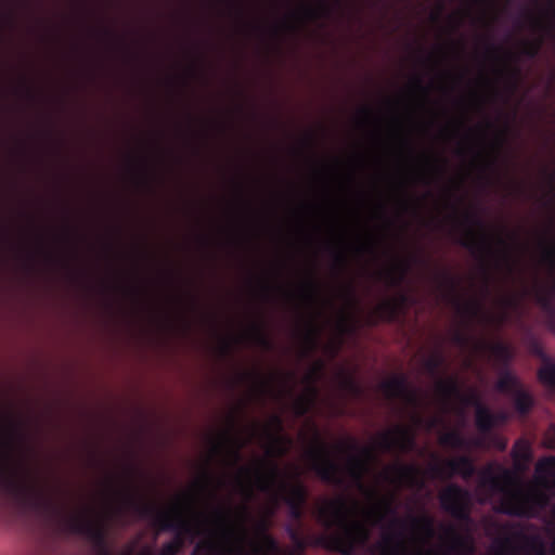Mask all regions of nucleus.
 <instances>
[{
    "label": "nucleus",
    "instance_id": "obj_55",
    "mask_svg": "<svg viewBox=\"0 0 555 555\" xmlns=\"http://www.w3.org/2000/svg\"><path fill=\"white\" fill-rule=\"evenodd\" d=\"M532 351L537 354V356H542L543 351H542V347L540 346V344L538 341H533L532 343Z\"/></svg>",
    "mask_w": 555,
    "mask_h": 555
},
{
    "label": "nucleus",
    "instance_id": "obj_5",
    "mask_svg": "<svg viewBox=\"0 0 555 555\" xmlns=\"http://www.w3.org/2000/svg\"><path fill=\"white\" fill-rule=\"evenodd\" d=\"M117 494L124 508L134 512L141 518L153 519L159 531L173 532L170 541L181 551L188 539L192 541L199 533L197 528L188 521L178 508L163 511L155 504L145 502L132 482H129Z\"/></svg>",
    "mask_w": 555,
    "mask_h": 555
},
{
    "label": "nucleus",
    "instance_id": "obj_39",
    "mask_svg": "<svg viewBox=\"0 0 555 555\" xmlns=\"http://www.w3.org/2000/svg\"><path fill=\"white\" fill-rule=\"evenodd\" d=\"M459 399L467 404V405H472L475 408V410L478 409V406L480 405H485L482 402H481V399L479 397V395L475 391V390H470L468 393L464 395L462 391H461V396L459 397Z\"/></svg>",
    "mask_w": 555,
    "mask_h": 555
},
{
    "label": "nucleus",
    "instance_id": "obj_48",
    "mask_svg": "<svg viewBox=\"0 0 555 555\" xmlns=\"http://www.w3.org/2000/svg\"><path fill=\"white\" fill-rule=\"evenodd\" d=\"M357 251L359 254H373L375 251V246L373 243L361 244L357 247Z\"/></svg>",
    "mask_w": 555,
    "mask_h": 555
},
{
    "label": "nucleus",
    "instance_id": "obj_20",
    "mask_svg": "<svg viewBox=\"0 0 555 555\" xmlns=\"http://www.w3.org/2000/svg\"><path fill=\"white\" fill-rule=\"evenodd\" d=\"M522 387L519 378L508 370H504L495 384V389L504 395L512 396Z\"/></svg>",
    "mask_w": 555,
    "mask_h": 555
},
{
    "label": "nucleus",
    "instance_id": "obj_49",
    "mask_svg": "<svg viewBox=\"0 0 555 555\" xmlns=\"http://www.w3.org/2000/svg\"><path fill=\"white\" fill-rule=\"evenodd\" d=\"M508 420V415L507 413L505 412H496V413H493V424H494V427L499 424H504L506 423Z\"/></svg>",
    "mask_w": 555,
    "mask_h": 555
},
{
    "label": "nucleus",
    "instance_id": "obj_50",
    "mask_svg": "<svg viewBox=\"0 0 555 555\" xmlns=\"http://www.w3.org/2000/svg\"><path fill=\"white\" fill-rule=\"evenodd\" d=\"M435 162L438 163V165L435 167V170L438 175H442L444 172V168L447 165V159L444 158H435Z\"/></svg>",
    "mask_w": 555,
    "mask_h": 555
},
{
    "label": "nucleus",
    "instance_id": "obj_41",
    "mask_svg": "<svg viewBox=\"0 0 555 555\" xmlns=\"http://www.w3.org/2000/svg\"><path fill=\"white\" fill-rule=\"evenodd\" d=\"M511 550H512L511 538H504V539L498 540L493 547L495 555H509Z\"/></svg>",
    "mask_w": 555,
    "mask_h": 555
},
{
    "label": "nucleus",
    "instance_id": "obj_59",
    "mask_svg": "<svg viewBox=\"0 0 555 555\" xmlns=\"http://www.w3.org/2000/svg\"><path fill=\"white\" fill-rule=\"evenodd\" d=\"M485 275H486L485 291H486V293H488L489 292V273L487 270H485Z\"/></svg>",
    "mask_w": 555,
    "mask_h": 555
},
{
    "label": "nucleus",
    "instance_id": "obj_62",
    "mask_svg": "<svg viewBox=\"0 0 555 555\" xmlns=\"http://www.w3.org/2000/svg\"><path fill=\"white\" fill-rule=\"evenodd\" d=\"M352 506H353L354 508H357V509H359V508H360V504H359V502H358V501H356V500H353V501H352Z\"/></svg>",
    "mask_w": 555,
    "mask_h": 555
},
{
    "label": "nucleus",
    "instance_id": "obj_28",
    "mask_svg": "<svg viewBox=\"0 0 555 555\" xmlns=\"http://www.w3.org/2000/svg\"><path fill=\"white\" fill-rule=\"evenodd\" d=\"M250 338L255 345L264 349L271 350L273 348V343L266 334L263 327L259 324H253L250 330Z\"/></svg>",
    "mask_w": 555,
    "mask_h": 555
},
{
    "label": "nucleus",
    "instance_id": "obj_31",
    "mask_svg": "<svg viewBox=\"0 0 555 555\" xmlns=\"http://www.w3.org/2000/svg\"><path fill=\"white\" fill-rule=\"evenodd\" d=\"M410 262L401 261L398 263L395 270L389 271L387 273L389 285L399 286L404 281L405 275L410 270Z\"/></svg>",
    "mask_w": 555,
    "mask_h": 555
},
{
    "label": "nucleus",
    "instance_id": "obj_19",
    "mask_svg": "<svg viewBox=\"0 0 555 555\" xmlns=\"http://www.w3.org/2000/svg\"><path fill=\"white\" fill-rule=\"evenodd\" d=\"M409 296L404 293H400L397 298L388 299L383 301L377 310L384 320L392 321L397 318L400 309L406 305Z\"/></svg>",
    "mask_w": 555,
    "mask_h": 555
},
{
    "label": "nucleus",
    "instance_id": "obj_30",
    "mask_svg": "<svg viewBox=\"0 0 555 555\" xmlns=\"http://www.w3.org/2000/svg\"><path fill=\"white\" fill-rule=\"evenodd\" d=\"M512 457L516 463L528 462L531 459V446L525 439H518L513 449Z\"/></svg>",
    "mask_w": 555,
    "mask_h": 555
},
{
    "label": "nucleus",
    "instance_id": "obj_1",
    "mask_svg": "<svg viewBox=\"0 0 555 555\" xmlns=\"http://www.w3.org/2000/svg\"><path fill=\"white\" fill-rule=\"evenodd\" d=\"M317 520L323 531L312 534L308 543L326 551L351 554L365 551L371 555H401L406 550V532L422 542L436 538L435 518L423 511L420 515L400 517L393 496L361 508V518L350 517L347 500L337 498L321 506ZM287 534L299 547L307 542L298 528L288 526Z\"/></svg>",
    "mask_w": 555,
    "mask_h": 555
},
{
    "label": "nucleus",
    "instance_id": "obj_40",
    "mask_svg": "<svg viewBox=\"0 0 555 555\" xmlns=\"http://www.w3.org/2000/svg\"><path fill=\"white\" fill-rule=\"evenodd\" d=\"M302 13L307 18H317L324 13H328V7L325 3H321L320 8L305 5L302 7Z\"/></svg>",
    "mask_w": 555,
    "mask_h": 555
},
{
    "label": "nucleus",
    "instance_id": "obj_4",
    "mask_svg": "<svg viewBox=\"0 0 555 555\" xmlns=\"http://www.w3.org/2000/svg\"><path fill=\"white\" fill-rule=\"evenodd\" d=\"M242 474H254L257 487L260 491L271 494L276 501L284 502L288 507L291 518L300 521L304 517L305 505L308 500V489L299 479L300 473L294 468L288 478L275 463H269L263 472L257 467L255 469L242 467Z\"/></svg>",
    "mask_w": 555,
    "mask_h": 555
},
{
    "label": "nucleus",
    "instance_id": "obj_60",
    "mask_svg": "<svg viewBox=\"0 0 555 555\" xmlns=\"http://www.w3.org/2000/svg\"><path fill=\"white\" fill-rule=\"evenodd\" d=\"M273 422H274L279 427H281V426H282V421H281L280 416H278V415L273 416Z\"/></svg>",
    "mask_w": 555,
    "mask_h": 555
},
{
    "label": "nucleus",
    "instance_id": "obj_43",
    "mask_svg": "<svg viewBox=\"0 0 555 555\" xmlns=\"http://www.w3.org/2000/svg\"><path fill=\"white\" fill-rule=\"evenodd\" d=\"M181 553V550L173 544L171 541H168L163 544L159 555H178Z\"/></svg>",
    "mask_w": 555,
    "mask_h": 555
},
{
    "label": "nucleus",
    "instance_id": "obj_17",
    "mask_svg": "<svg viewBox=\"0 0 555 555\" xmlns=\"http://www.w3.org/2000/svg\"><path fill=\"white\" fill-rule=\"evenodd\" d=\"M382 390L388 399L402 398L411 404H416V395L410 390L406 378L403 375H397L382 383Z\"/></svg>",
    "mask_w": 555,
    "mask_h": 555
},
{
    "label": "nucleus",
    "instance_id": "obj_54",
    "mask_svg": "<svg viewBox=\"0 0 555 555\" xmlns=\"http://www.w3.org/2000/svg\"><path fill=\"white\" fill-rule=\"evenodd\" d=\"M504 143H505V135H504V133H500L496 137V143H495L496 150H500Z\"/></svg>",
    "mask_w": 555,
    "mask_h": 555
},
{
    "label": "nucleus",
    "instance_id": "obj_29",
    "mask_svg": "<svg viewBox=\"0 0 555 555\" xmlns=\"http://www.w3.org/2000/svg\"><path fill=\"white\" fill-rule=\"evenodd\" d=\"M444 365L446 357L441 351L433 353L424 361L425 370L433 376H438Z\"/></svg>",
    "mask_w": 555,
    "mask_h": 555
},
{
    "label": "nucleus",
    "instance_id": "obj_3",
    "mask_svg": "<svg viewBox=\"0 0 555 555\" xmlns=\"http://www.w3.org/2000/svg\"><path fill=\"white\" fill-rule=\"evenodd\" d=\"M0 489L26 504L59 517L70 532L86 535L99 550L100 555H109L106 529L103 525L94 524L83 515L69 513L65 502L56 499L37 482H28L21 478L11 465L10 452L1 449Z\"/></svg>",
    "mask_w": 555,
    "mask_h": 555
},
{
    "label": "nucleus",
    "instance_id": "obj_12",
    "mask_svg": "<svg viewBox=\"0 0 555 555\" xmlns=\"http://www.w3.org/2000/svg\"><path fill=\"white\" fill-rule=\"evenodd\" d=\"M377 447L384 452L408 453L415 447V436L409 427L397 425L378 435Z\"/></svg>",
    "mask_w": 555,
    "mask_h": 555
},
{
    "label": "nucleus",
    "instance_id": "obj_35",
    "mask_svg": "<svg viewBox=\"0 0 555 555\" xmlns=\"http://www.w3.org/2000/svg\"><path fill=\"white\" fill-rule=\"evenodd\" d=\"M340 388L352 396H360L362 389L358 382L351 376L344 374L339 382Z\"/></svg>",
    "mask_w": 555,
    "mask_h": 555
},
{
    "label": "nucleus",
    "instance_id": "obj_14",
    "mask_svg": "<svg viewBox=\"0 0 555 555\" xmlns=\"http://www.w3.org/2000/svg\"><path fill=\"white\" fill-rule=\"evenodd\" d=\"M430 472L436 477L451 478L460 475L464 480H468L476 474V466L470 456L460 455L444 461L442 465H433Z\"/></svg>",
    "mask_w": 555,
    "mask_h": 555
},
{
    "label": "nucleus",
    "instance_id": "obj_6",
    "mask_svg": "<svg viewBox=\"0 0 555 555\" xmlns=\"http://www.w3.org/2000/svg\"><path fill=\"white\" fill-rule=\"evenodd\" d=\"M340 450L348 451L346 472L350 479V483L363 492L369 499L378 496L375 489H369L364 485V476L369 472L371 464L377 461L375 448L371 446L361 447L357 439L347 437L344 441L339 442Z\"/></svg>",
    "mask_w": 555,
    "mask_h": 555
},
{
    "label": "nucleus",
    "instance_id": "obj_32",
    "mask_svg": "<svg viewBox=\"0 0 555 555\" xmlns=\"http://www.w3.org/2000/svg\"><path fill=\"white\" fill-rule=\"evenodd\" d=\"M538 377L545 386L555 388V363L545 361L538 371Z\"/></svg>",
    "mask_w": 555,
    "mask_h": 555
},
{
    "label": "nucleus",
    "instance_id": "obj_57",
    "mask_svg": "<svg viewBox=\"0 0 555 555\" xmlns=\"http://www.w3.org/2000/svg\"><path fill=\"white\" fill-rule=\"evenodd\" d=\"M346 293H347V297H348L350 300L354 301V289H353V287H352L351 285H349V286L347 287V292H346Z\"/></svg>",
    "mask_w": 555,
    "mask_h": 555
},
{
    "label": "nucleus",
    "instance_id": "obj_10",
    "mask_svg": "<svg viewBox=\"0 0 555 555\" xmlns=\"http://www.w3.org/2000/svg\"><path fill=\"white\" fill-rule=\"evenodd\" d=\"M548 499L543 492H538L530 498L518 491H508L500 501L499 511L508 516L529 517L532 515V505L546 506Z\"/></svg>",
    "mask_w": 555,
    "mask_h": 555
},
{
    "label": "nucleus",
    "instance_id": "obj_42",
    "mask_svg": "<svg viewBox=\"0 0 555 555\" xmlns=\"http://www.w3.org/2000/svg\"><path fill=\"white\" fill-rule=\"evenodd\" d=\"M543 244V259L550 263L555 262V238H553L550 243L545 241Z\"/></svg>",
    "mask_w": 555,
    "mask_h": 555
},
{
    "label": "nucleus",
    "instance_id": "obj_34",
    "mask_svg": "<svg viewBox=\"0 0 555 555\" xmlns=\"http://www.w3.org/2000/svg\"><path fill=\"white\" fill-rule=\"evenodd\" d=\"M319 336H320V330L314 324V322L312 320H310L308 322L306 331L304 333V340H305L306 345L308 346L309 350H313L317 347Z\"/></svg>",
    "mask_w": 555,
    "mask_h": 555
},
{
    "label": "nucleus",
    "instance_id": "obj_18",
    "mask_svg": "<svg viewBox=\"0 0 555 555\" xmlns=\"http://www.w3.org/2000/svg\"><path fill=\"white\" fill-rule=\"evenodd\" d=\"M322 369H323V364L322 363H319L315 366L313 372L308 376L309 384H310L309 388H308L309 393L305 395V396L298 397L296 399V401L294 402V410H295V413L298 416H304V415H306L310 411V408L313 404L314 399H315V397L318 395V389L315 388L313 383H314L317 376L322 371Z\"/></svg>",
    "mask_w": 555,
    "mask_h": 555
},
{
    "label": "nucleus",
    "instance_id": "obj_64",
    "mask_svg": "<svg viewBox=\"0 0 555 555\" xmlns=\"http://www.w3.org/2000/svg\"><path fill=\"white\" fill-rule=\"evenodd\" d=\"M431 18H433L434 21H437V20L439 18V13H434V14H431Z\"/></svg>",
    "mask_w": 555,
    "mask_h": 555
},
{
    "label": "nucleus",
    "instance_id": "obj_23",
    "mask_svg": "<svg viewBox=\"0 0 555 555\" xmlns=\"http://www.w3.org/2000/svg\"><path fill=\"white\" fill-rule=\"evenodd\" d=\"M216 482L218 487H220L223 483L221 479L215 478V476L209 470H205L202 477L197 480L196 487L202 492H207L210 498L217 499L218 491L217 487H215Z\"/></svg>",
    "mask_w": 555,
    "mask_h": 555
},
{
    "label": "nucleus",
    "instance_id": "obj_33",
    "mask_svg": "<svg viewBox=\"0 0 555 555\" xmlns=\"http://www.w3.org/2000/svg\"><path fill=\"white\" fill-rule=\"evenodd\" d=\"M486 347L504 364H507L512 360V353L507 345L504 343L485 344Z\"/></svg>",
    "mask_w": 555,
    "mask_h": 555
},
{
    "label": "nucleus",
    "instance_id": "obj_27",
    "mask_svg": "<svg viewBox=\"0 0 555 555\" xmlns=\"http://www.w3.org/2000/svg\"><path fill=\"white\" fill-rule=\"evenodd\" d=\"M250 338L255 345L264 349L271 350L273 348V343L266 334L263 327L259 324H253L250 330Z\"/></svg>",
    "mask_w": 555,
    "mask_h": 555
},
{
    "label": "nucleus",
    "instance_id": "obj_53",
    "mask_svg": "<svg viewBox=\"0 0 555 555\" xmlns=\"http://www.w3.org/2000/svg\"><path fill=\"white\" fill-rule=\"evenodd\" d=\"M240 448H241V444L232 448L230 451L235 463L241 460Z\"/></svg>",
    "mask_w": 555,
    "mask_h": 555
},
{
    "label": "nucleus",
    "instance_id": "obj_13",
    "mask_svg": "<svg viewBox=\"0 0 555 555\" xmlns=\"http://www.w3.org/2000/svg\"><path fill=\"white\" fill-rule=\"evenodd\" d=\"M441 531L439 539L448 555H475V543L469 533H460L453 525H441Z\"/></svg>",
    "mask_w": 555,
    "mask_h": 555
},
{
    "label": "nucleus",
    "instance_id": "obj_7",
    "mask_svg": "<svg viewBox=\"0 0 555 555\" xmlns=\"http://www.w3.org/2000/svg\"><path fill=\"white\" fill-rule=\"evenodd\" d=\"M314 448L310 449L308 455L311 460V469L324 483L336 488L346 489L348 482L341 474L340 465L331 457L326 443L320 434L314 435Z\"/></svg>",
    "mask_w": 555,
    "mask_h": 555
},
{
    "label": "nucleus",
    "instance_id": "obj_63",
    "mask_svg": "<svg viewBox=\"0 0 555 555\" xmlns=\"http://www.w3.org/2000/svg\"><path fill=\"white\" fill-rule=\"evenodd\" d=\"M245 490H246L245 492H246V496H247V499H250V498H251V495H253L251 490H250V489H245Z\"/></svg>",
    "mask_w": 555,
    "mask_h": 555
},
{
    "label": "nucleus",
    "instance_id": "obj_9",
    "mask_svg": "<svg viewBox=\"0 0 555 555\" xmlns=\"http://www.w3.org/2000/svg\"><path fill=\"white\" fill-rule=\"evenodd\" d=\"M439 501L442 509L454 519L465 524L472 521V494L467 489L451 483L440 492Z\"/></svg>",
    "mask_w": 555,
    "mask_h": 555
},
{
    "label": "nucleus",
    "instance_id": "obj_22",
    "mask_svg": "<svg viewBox=\"0 0 555 555\" xmlns=\"http://www.w3.org/2000/svg\"><path fill=\"white\" fill-rule=\"evenodd\" d=\"M475 423L481 434H488L494 428L493 412L486 405L475 410Z\"/></svg>",
    "mask_w": 555,
    "mask_h": 555
},
{
    "label": "nucleus",
    "instance_id": "obj_11",
    "mask_svg": "<svg viewBox=\"0 0 555 555\" xmlns=\"http://www.w3.org/2000/svg\"><path fill=\"white\" fill-rule=\"evenodd\" d=\"M437 281L439 287L446 291L449 296L453 297L456 309L461 314L469 319H480L482 321H488L489 315L485 311L483 305L480 300L474 299L465 304H462L460 299L455 296L460 286V281L450 272H439L437 274Z\"/></svg>",
    "mask_w": 555,
    "mask_h": 555
},
{
    "label": "nucleus",
    "instance_id": "obj_24",
    "mask_svg": "<svg viewBox=\"0 0 555 555\" xmlns=\"http://www.w3.org/2000/svg\"><path fill=\"white\" fill-rule=\"evenodd\" d=\"M437 390L444 398H457L461 396V385L456 377H449L439 379L437 383Z\"/></svg>",
    "mask_w": 555,
    "mask_h": 555
},
{
    "label": "nucleus",
    "instance_id": "obj_26",
    "mask_svg": "<svg viewBox=\"0 0 555 555\" xmlns=\"http://www.w3.org/2000/svg\"><path fill=\"white\" fill-rule=\"evenodd\" d=\"M537 304L541 307V309L547 314L550 326L555 328V306L548 294L544 291H539L535 294Z\"/></svg>",
    "mask_w": 555,
    "mask_h": 555
},
{
    "label": "nucleus",
    "instance_id": "obj_47",
    "mask_svg": "<svg viewBox=\"0 0 555 555\" xmlns=\"http://www.w3.org/2000/svg\"><path fill=\"white\" fill-rule=\"evenodd\" d=\"M452 341L457 346H465L468 343V337L464 333L457 331L453 334Z\"/></svg>",
    "mask_w": 555,
    "mask_h": 555
},
{
    "label": "nucleus",
    "instance_id": "obj_52",
    "mask_svg": "<svg viewBox=\"0 0 555 555\" xmlns=\"http://www.w3.org/2000/svg\"><path fill=\"white\" fill-rule=\"evenodd\" d=\"M413 85L416 89L421 90L424 94H427V89L424 87L423 81L420 77L413 80Z\"/></svg>",
    "mask_w": 555,
    "mask_h": 555
},
{
    "label": "nucleus",
    "instance_id": "obj_37",
    "mask_svg": "<svg viewBox=\"0 0 555 555\" xmlns=\"http://www.w3.org/2000/svg\"><path fill=\"white\" fill-rule=\"evenodd\" d=\"M319 293V285L313 278H309L305 283L304 287V297L310 302L313 304L317 300Z\"/></svg>",
    "mask_w": 555,
    "mask_h": 555
},
{
    "label": "nucleus",
    "instance_id": "obj_2",
    "mask_svg": "<svg viewBox=\"0 0 555 555\" xmlns=\"http://www.w3.org/2000/svg\"><path fill=\"white\" fill-rule=\"evenodd\" d=\"M272 512L253 517L247 504L235 508L217 506L214 524L221 530V539L206 538L197 542L191 555H281L276 539L270 532Z\"/></svg>",
    "mask_w": 555,
    "mask_h": 555
},
{
    "label": "nucleus",
    "instance_id": "obj_61",
    "mask_svg": "<svg viewBox=\"0 0 555 555\" xmlns=\"http://www.w3.org/2000/svg\"><path fill=\"white\" fill-rule=\"evenodd\" d=\"M340 326H341V328H343L344 331L346 330V327H347V321H346V319H343V320H341Z\"/></svg>",
    "mask_w": 555,
    "mask_h": 555
},
{
    "label": "nucleus",
    "instance_id": "obj_15",
    "mask_svg": "<svg viewBox=\"0 0 555 555\" xmlns=\"http://www.w3.org/2000/svg\"><path fill=\"white\" fill-rule=\"evenodd\" d=\"M383 477L385 480L397 485L409 487L423 486L422 472L415 464H395L386 468Z\"/></svg>",
    "mask_w": 555,
    "mask_h": 555
},
{
    "label": "nucleus",
    "instance_id": "obj_56",
    "mask_svg": "<svg viewBox=\"0 0 555 555\" xmlns=\"http://www.w3.org/2000/svg\"><path fill=\"white\" fill-rule=\"evenodd\" d=\"M500 51V48L493 46L492 43H489L488 44V52L491 54V55H496L498 52Z\"/></svg>",
    "mask_w": 555,
    "mask_h": 555
},
{
    "label": "nucleus",
    "instance_id": "obj_44",
    "mask_svg": "<svg viewBox=\"0 0 555 555\" xmlns=\"http://www.w3.org/2000/svg\"><path fill=\"white\" fill-rule=\"evenodd\" d=\"M233 442V439L231 438V436L227 433L223 435L221 441L219 442H216L212 447V451L215 454H219L221 453V451L225 448V446L230 444Z\"/></svg>",
    "mask_w": 555,
    "mask_h": 555
},
{
    "label": "nucleus",
    "instance_id": "obj_38",
    "mask_svg": "<svg viewBox=\"0 0 555 555\" xmlns=\"http://www.w3.org/2000/svg\"><path fill=\"white\" fill-rule=\"evenodd\" d=\"M542 46V41H526L522 44L521 53L528 59H534L538 56L540 49Z\"/></svg>",
    "mask_w": 555,
    "mask_h": 555
},
{
    "label": "nucleus",
    "instance_id": "obj_45",
    "mask_svg": "<svg viewBox=\"0 0 555 555\" xmlns=\"http://www.w3.org/2000/svg\"><path fill=\"white\" fill-rule=\"evenodd\" d=\"M334 262L339 271L344 270L347 266V257L341 250H334Z\"/></svg>",
    "mask_w": 555,
    "mask_h": 555
},
{
    "label": "nucleus",
    "instance_id": "obj_58",
    "mask_svg": "<svg viewBox=\"0 0 555 555\" xmlns=\"http://www.w3.org/2000/svg\"><path fill=\"white\" fill-rule=\"evenodd\" d=\"M362 115L365 117V118H369L372 116V112L370 108L367 107H364L362 111H361Z\"/></svg>",
    "mask_w": 555,
    "mask_h": 555
},
{
    "label": "nucleus",
    "instance_id": "obj_16",
    "mask_svg": "<svg viewBox=\"0 0 555 555\" xmlns=\"http://www.w3.org/2000/svg\"><path fill=\"white\" fill-rule=\"evenodd\" d=\"M514 480V473L502 466L488 464L479 473V483L481 487L487 488L493 492L502 491L504 494L509 490H504V485H509Z\"/></svg>",
    "mask_w": 555,
    "mask_h": 555
},
{
    "label": "nucleus",
    "instance_id": "obj_8",
    "mask_svg": "<svg viewBox=\"0 0 555 555\" xmlns=\"http://www.w3.org/2000/svg\"><path fill=\"white\" fill-rule=\"evenodd\" d=\"M462 222L465 225V235L460 238L459 244L475 255L492 256L494 249L483 220L476 212L466 211Z\"/></svg>",
    "mask_w": 555,
    "mask_h": 555
},
{
    "label": "nucleus",
    "instance_id": "obj_25",
    "mask_svg": "<svg viewBox=\"0 0 555 555\" xmlns=\"http://www.w3.org/2000/svg\"><path fill=\"white\" fill-rule=\"evenodd\" d=\"M439 441L444 447H451L455 449H464L469 446L468 441L457 430H450L444 433L440 437Z\"/></svg>",
    "mask_w": 555,
    "mask_h": 555
},
{
    "label": "nucleus",
    "instance_id": "obj_46",
    "mask_svg": "<svg viewBox=\"0 0 555 555\" xmlns=\"http://www.w3.org/2000/svg\"><path fill=\"white\" fill-rule=\"evenodd\" d=\"M544 446L548 449H555V426H551L545 433Z\"/></svg>",
    "mask_w": 555,
    "mask_h": 555
},
{
    "label": "nucleus",
    "instance_id": "obj_21",
    "mask_svg": "<svg viewBox=\"0 0 555 555\" xmlns=\"http://www.w3.org/2000/svg\"><path fill=\"white\" fill-rule=\"evenodd\" d=\"M511 398H513L515 411L521 416L528 415L534 405L533 397L524 386L513 393Z\"/></svg>",
    "mask_w": 555,
    "mask_h": 555
},
{
    "label": "nucleus",
    "instance_id": "obj_51",
    "mask_svg": "<svg viewBox=\"0 0 555 555\" xmlns=\"http://www.w3.org/2000/svg\"><path fill=\"white\" fill-rule=\"evenodd\" d=\"M232 350V343L230 340H223L221 344L222 354H229Z\"/></svg>",
    "mask_w": 555,
    "mask_h": 555
},
{
    "label": "nucleus",
    "instance_id": "obj_36",
    "mask_svg": "<svg viewBox=\"0 0 555 555\" xmlns=\"http://www.w3.org/2000/svg\"><path fill=\"white\" fill-rule=\"evenodd\" d=\"M496 242L503 249L501 253V258L504 261V263L506 264L508 271L512 272L514 270V262H513L512 254L509 250V246H508L506 240L500 235L496 236Z\"/></svg>",
    "mask_w": 555,
    "mask_h": 555
}]
</instances>
